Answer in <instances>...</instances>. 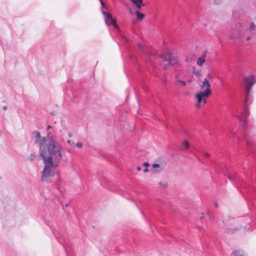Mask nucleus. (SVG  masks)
Returning <instances> with one entry per match:
<instances>
[{
	"label": "nucleus",
	"mask_w": 256,
	"mask_h": 256,
	"mask_svg": "<svg viewBox=\"0 0 256 256\" xmlns=\"http://www.w3.org/2000/svg\"><path fill=\"white\" fill-rule=\"evenodd\" d=\"M54 147L39 148L38 157L42 159L44 164L42 172V181L47 184H50L54 182V184L50 188V192L52 194L57 198L62 208L65 210L64 207L69 206L68 202L64 204L61 200V198H64V194L66 191L64 185L60 174L53 170L58 166V163L55 160Z\"/></svg>",
	"instance_id": "1"
},
{
	"label": "nucleus",
	"mask_w": 256,
	"mask_h": 256,
	"mask_svg": "<svg viewBox=\"0 0 256 256\" xmlns=\"http://www.w3.org/2000/svg\"><path fill=\"white\" fill-rule=\"evenodd\" d=\"M250 115L249 108L248 106H244L241 116H238V118L240 122L242 132L240 136H238L234 132H231V136L236 140L240 144L242 147L248 149L250 152L254 153L256 150V142L254 138L250 135L249 128L247 122V118Z\"/></svg>",
	"instance_id": "2"
},
{
	"label": "nucleus",
	"mask_w": 256,
	"mask_h": 256,
	"mask_svg": "<svg viewBox=\"0 0 256 256\" xmlns=\"http://www.w3.org/2000/svg\"><path fill=\"white\" fill-rule=\"evenodd\" d=\"M36 142L38 144L39 148L54 147L56 141L54 136L50 131L47 132L46 136H43L41 139L36 140Z\"/></svg>",
	"instance_id": "3"
},
{
	"label": "nucleus",
	"mask_w": 256,
	"mask_h": 256,
	"mask_svg": "<svg viewBox=\"0 0 256 256\" xmlns=\"http://www.w3.org/2000/svg\"><path fill=\"white\" fill-rule=\"evenodd\" d=\"M210 94H207L206 92H203L200 91L196 93L195 98L198 100V103H202V104H205L206 102V100L204 99V98H208Z\"/></svg>",
	"instance_id": "4"
},
{
	"label": "nucleus",
	"mask_w": 256,
	"mask_h": 256,
	"mask_svg": "<svg viewBox=\"0 0 256 256\" xmlns=\"http://www.w3.org/2000/svg\"><path fill=\"white\" fill-rule=\"evenodd\" d=\"M54 152L55 160H62L66 161L65 158H63L62 148L61 146H56V144L54 146V149L53 150Z\"/></svg>",
	"instance_id": "5"
},
{
	"label": "nucleus",
	"mask_w": 256,
	"mask_h": 256,
	"mask_svg": "<svg viewBox=\"0 0 256 256\" xmlns=\"http://www.w3.org/2000/svg\"><path fill=\"white\" fill-rule=\"evenodd\" d=\"M54 152L55 160H62L66 161L65 158H63L62 148L61 146H56V144L54 146V149L53 150Z\"/></svg>",
	"instance_id": "6"
},
{
	"label": "nucleus",
	"mask_w": 256,
	"mask_h": 256,
	"mask_svg": "<svg viewBox=\"0 0 256 256\" xmlns=\"http://www.w3.org/2000/svg\"><path fill=\"white\" fill-rule=\"evenodd\" d=\"M160 58H162L164 60V61L168 62L170 66H173L177 62L176 60H175L174 58H172L170 54H162L160 56Z\"/></svg>",
	"instance_id": "7"
},
{
	"label": "nucleus",
	"mask_w": 256,
	"mask_h": 256,
	"mask_svg": "<svg viewBox=\"0 0 256 256\" xmlns=\"http://www.w3.org/2000/svg\"><path fill=\"white\" fill-rule=\"evenodd\" d=\"M245 82L248 84V86H252L256 82V76L254 74L244 78Z\"/></svg>",
	"instance_id": "8"
},
{
	"label": "nucleus",
	"mask_w": 256,
	"mask_h": 256,
	"mask_svg": "<svg viewBox=\"0 0 256 256\" xmlns=\"http://www.w3.org/2000/svg\"><path fill=\"white\" fill-rule=\"evenodd\" d=\"M206 86V88L204 90L203 92H206L207 94H211V90H210V82L208 80L207 78H205L202 82V88H204V86Z\"/></svg>",
	"instance_id": "9"
},
{
	"label": "nucleus",
	"mask_w": 256,
	"mask_h": 256,
	"mask_svg": "<svg viewBox=\"0 0 256 256\" xmlns=\"http://www.w3.org/2000/svg\"><path fill=\"white\" fill-rule=\"evenodd\" d=\"M132 4L134 5L136 8L140 10L142 6H145V4L143 2V0H130Z\"/></svg>",
	"instance_id": "10"
},
{
	"label": "nucleus",
	"mask_w": 256,
	"mask_h": 256,
	"mask_svg": "<svg viewBox=\"0 0 256 256\" xmlns=\"http://www.w3.org/2000/svg\"><path fill=\"white\" fill-rule=\"evenodd\" d=\"M58 240L60 244H61L62 245L67 256H75L74 252L72 250H67L66 248V246L64 244V243L66 242V241L65 242L60 241L59 238H58Z\"/></svg>",
	"instance_id": "11"
},
{
	"label": "nucleus",
	"mask_w": 256,
	"mask_h": 256,
	"mask_svg": "<svg viewBox=\"0 0 256 256\" xmlns=\"http://www.w3.org/2000/svg\"><path fill=\"white\" fill-rule=\"evenodd\" d=\"M112 20H114V22H112L111 21V20L110 18H108V24H106L107 26H112L114 28L116 29V30H117L118 32L120 33V28L117 24V22L115 19H114L112 17Z\"/></svg>",
	"instance_id": "12"
},
{
	"label": "nucleus",
	"mask_w": 256,
	"mask_h": 256,
	"mask_svg": "<svg viewBox=\"0 0 256 256\" xmlns=\"http://www.w3.org/2000/svg\"><path fill=\"white\" fill-rule=\"evenodd\" d=\"M102 12L104 16V21L106 24H108V18L111 20L112 22H114V20H112V16L110 14L108 13L106 11L104 10H102Z\"/></svg>",
	"instance_id": "13"
},
{
	"label": "nucleus",
	"mask_w": 256,
	"mask_h": 256,
	"mask_svg": "<svg viewBox=\"0 0 256 256\" xmlns=\"http://www.w3.org/2000/svg\"><path fill=\"white\" fill-rule=\"evenodd\" d=\"M190 146V144L188 140H184L180 146V149L182 150H188Z\"/></svg>",
	"instance_id": "14"
},
{
	"label": "nucleus",
	"mask_w": 256,
	"mask_h": 256,
	"mask_svg": "<svg viewBox=\"0 0 256 256\" xmlns=\"http://www.w3.org/2000/svg\"><path fill=\"white\" fill-rule=\"evenodd\" d=\"M241 228V226H236L234 228H226L224 230V232L234 234L236 231L240 230Z\"/></svg>",
	"instance_id": "15"
},
{
	"label": "nucleus",
	"mask_w": 256,
	"mask_h": 256,
	"mask_svg": "<svg viewBox=\"0 0 256 256\" xmlns=\"http://www.w3.org/2000/svg\"><path fill=\"white\" fill-rule=\"evenodd\" d=\"M244 106H248L249 104H252V97L250 96V95H248V96H246V95H244Z\"/></svg>",
	"instance_id": "16"
},
{
	"label": "nucleus",
	"mask_w": 256,
	"mask_h": 256,
	"mask_svg": "<svg viewBox=\"0 0 256 256\" xmlns=\"http://www.w3.org/2000/svg\"><path fill=\"white\" fill-rule=\"evenodd\" d=\"M52 231L53 232V233L57 240H58V238H59L60 241H62V242L66 241V236H64L58 234V233H57L55 232H54L53 230H52Z\"/></svg>",
	"instance_id": "17"
},
{
	"label": "nucleus",
	"mask_w": 256,
	"mask_h": 256,
	"mask_svg": "<svg viewBox=\"0 0 256 256\" xmlns=\"http://www.w3.org/2000/svg\"><path fill=\"white\" fill-rule=\"evenodd\" d=\"M135 14L136 16V20H142L144 17V14L138 10H136L135 12Z\"/></svg>",
	"instance_id": "18"
},
{
	"label": "nucleus",
	"mask_w": 256,
	"mask_h": 256,
	"mask_svg": "<svg viewBox=\"0 0 256 256\" xmlns=\"http://www.w3.org/2000/svg\"><path fill=\"white\" fill-rule=\"evenodd\" d=\"M128 56L130 60H131L132 62H137L136 58L133 54H132L129 52Z\"/></svg>",
	"instance_id": "19"
},
{
	"label": "nucleus",
	"mask_w": 256,
	"mask_h": 256,
	"mask_svg": "<svg viewBox=\"0 0 256 256\" xmlns=\"http://www.w3.org/2000/svg\"><path fill=\"white\" fill-rule=\"evenodd\" d=\"M204 62L205 60L200 57L197 59L196 64L198 66H202L204 64Z\"/></svg>",
	"instance_id": "20"
},
{
	"label": "nucleus",
	"mask_w": 256,
	"mask_h": 256,
	"mask_svg": "<svg viewBox=\"0 0 256 256\" xmlns=\"http://www.w3.org/2000/svg\"><path fill=\"white\" fill-rule=\"evenodd\" d=\"M32 135L36 138V140H40L42 138V137H41L40 132L36 130L32 132Z\"/></svg>",
	"instance_id": "21"
},
{
	"label": "nucleus",
	"mask_w": 256,
	"mask_h": 256,
	"mask_svg": "<svg viewBox=\"0 0 256 256\" xmlns=\"http://www.w3.org/2000/svg\"><path fill=\"white\" fill-rule=\"evenodd\" d=\"M252 86H248L245 89L244 95L248 96V95H250L251 90Z\"/></svg>",
	"instance_id": "22"
},
{
	"label": "nucleus",
	"mask_w": 256,
	"mask_h": 256,
	"mask_svg": "<svg viewBox=\"0 0 256 256\" xmlns=\"http://www.w3.org/2000/svg\"><path fill=\"white\" fill-rule=\"evenodd\" d=\"M158 184L160 186L164 188H166L168 187V184L166 182H158Z\"/></svg>",
	"instance_id": "23"
},
{
	"label": "nucleus",
	"mask_w": 256,
	"mask_h": 256,
	"mask_svg": "<svg viewBox=\"0 0 256 256\" xmlns=\"http://www.w3.org/2000/svg\"><path fill=\"white\" fill-rule=\"evenodd\" d=\"M36 158V156L35 154H32L30 155L29 156V158H28V159L30 160V161H34L35 160Z\"/></svg>",
	"instance_id": "24"
},
{
	"label": "nucleus",
	"mask_w": 256,
	"mask_h": 256,
	"mask_svg": "<svg viewBox=\"0 0 256 256\" xmlns=\"http://www.w3.org/2000/svg\"><path fill=\"white\" fill-rule=\"evenodd\" d=\"M192 72L197 76H200V72L199 71H196L194 68L192 70Z\"/></svg>",
	"instance_id": "25"
},
{
	"label": "nucleus",
	"mask_w": 256,
	"mask_h": 256,
	"mask_svg": "<svg viewBox=\"0 0 256 256\" xmlns=\"http://www.w3.org/2000/svg\"><path fill=\"white\" fill-rule=\"evenodd\" d=\"M121 37H122V38L123 42H126V44H128V40L127 38L125 36H124L122 34H121Z\"/></svg>",
	"instance_id": "26"
},
{
	"label": "nucleus",
	"mask_w": 256,
	"mask_h": 256,
	"mask_svg": "<svg viewBox=\"0 0 256 256\" xmlns=\"http://www.w3.org/2000/svg\"><path fill=\"white\" fill-rule=\"evenodd\" d=\"M202 154L203 155V156L206 158H210V154L209 153L206 152H204V151H202Z\"/></svg>",
	"instance_id": "27"
},
{
	"label": "nucleus",
	"mask_w": 256,
	"mask_h": 256,
	"mask_svg": "<svg viewBox=\"0 0 256 256\" xmlns=\"http://www.w3.org/2000/svg\"><path fill=\"white\" fill-rule=\"evenodd\" d=\"M255 28H256V25L254 22L250 23V30H254Z\"/></svg>",
	"instance_id": "28"
},
{
	"label": "nucleus",
	"mask_w": 256,
	"mask_h": 256,
	"mask_svg": "<svg viewBox=\"0 0 256 256\" xmlns=\"http://www.w3.org/2000/svg\"><path fill=\"white\" fill-rule=\"evenodd\" d=\"M138 49L143 53L144 52V46H143L142 45V44H139L138 45Z\"/></svg>",
	"instance_id": "29"
},
{
	"label": "nucleus",
	"mask_w": 256,
	"mask_h": 256,
	"mask_svg": "<svg viewBox=\"0 0 256 256\" xmlns=\"http://www.w3.org/2000/svg\"><path fill=\"white\" fill-rule=\"evenodd\" d=\"M152 167L154 168H160V164L158 163H154L152 164Z\"/></svg>",
	"instance_id": "30"
},
{
	"label": "nucleus",
	"mask_w": 256,
	"mask_h": 256,
	"mask_svg": "<svg viewBox=\"0 0 256 256\" xmlns=\"http://www.w3.org/2000/svg\"><path fill=\"white\" fill-rule=\"evenodd\" d=\"M207 53H208V52H207V51H206H206H204V52H202V56H201V57H200V58H203L204 59V60H205V58H206V56Z\"/></svg>",
	"instance_id": "31"
},
{
	"label": "nucleus",
	"mask_w": 256,
	"mask_h": 256,
	"mask_svg": "<svg viewBox=\"0 0 256 256\" xmlns=\"http://www.w3.org/2000/svg\"><path fill=\"white\" fill-rule=\"evenodd\" d=\"M222 1V0H214V4L216 5H218L220 4Z\"/></svg>",
	"instance_id": "32"
},
{
	"label": "nucleus",
	"mask_w": 256,
	"mask_h": 256,
	"mask_svg": "<svg viewBox=\"0 0 256 256\" xmlns=\"http://www.w3.org/2000/svg\"><path fill=\"white\" fill-rule=\"evenodd\" d=\"M150 164L148 162H144L142 164V166L148 168L150 166Z\"/></svg>",
	"instance_id": "33"
},
{
	"label": "nucleus",
	"mask_w": 256,
	"mask_h": 256,
	"mask_svg": "<svg viewBox=\"0 0 256 256\" xmlns=\"http://www.w3.org/2000/svg\"><path fill=\"white\" fill-rule=\"evenodd\" d=\"M76 146L79 148H81L82 146V144L80 142H78L76 144Z\"/></svg>",
	"instance_id": "34"
},
{
	"label": "nucleus",
	"mask_w": 256,
	"mask_h": 256,
	"mask_svg": "<svg viewBox=\"0 0 256 256\" xmlns=\"http://www.w3.org/2000/svg\"><path fill=\"white\" fill-rule=\"evenodd\" d=\"M73 97L75 98H78V94L76 92H72Z\"/></svg>",
	"instance_id": "35"
},
{
	"label": "nucleus",
	"mask_w": 256,
	"mask_h": 256,
	"mask_svg": "<svg viewBox=\"0 0 256 256\" xmlns=\"http://www.w3.org/2000/svg\"><path fill=\"white\" fill-rule=\"evenodd\" d=\"M179 82L184 86H185L186 84V82L185 81L180 80H179Z\"/></svg>",
	"instance_id": "36"
},
{
	"label": "nucleus",
	"mask_w": 256,
	"mask_h": 256,
	"mask_svg": "<svg viewBox=\"0 0 256 256\" xmlns=\"http://www.w3.org/2000/svg\"><path fill=\"white\" fill-rule=\"evenodd\" d=\"M100 2L101 4V8L102 9L104 7V4L102 0H100Z\"/></svg>",
	"instance_id": "37"
},
{
	"label": "nucleus",
	"mask_w": 256,
	"mask_h": 256,
	"mask_svg": "<svg viewBox=\"0 0 256 256\" xmlns=\"http://www.w3.org/2000/svg\"><path fill=\"white\" fill-rule=\"evenodd\" d=\"M100 2L101 4V8L102 9L104 7V4L102 0H100Z\"/></svg>",
	"instance_id": "38"
},
{
	"label": "nucleus",
	"mask_w": 256,
	"mask_h": 256,
	"mask_svg": "<svg viewBox=\"0 0 256 256\" xmlns=\"http://www.w3.org/2000/svg\"><path fill=\"white\" fill-rule=\"evenodd\" d=\"M52 127L50 125H48L46 127V130L48 132L50 129H52Z\"/></svg>",
	"instance_id": "39"
},
{
	"label": "nucleus",
	"mask_w": 256,
	"mask_h": 256,
	"mask_svg": "<svg viewBox=\"0 0 256 256\" xmlns=\"http://www.w3.org/2000/svg\"><path fill=\"white\" fill-rule=\"evenodd\" d=\"M67 143L69 144H70L71 146L74 144V142H72V141L70 140H68Z\"/></svg>",
	"instance_id": "40"
},
{
	"label": "nucleus",
	"mask_w": 256,
	"mask_h": 256,
	"mask_svg": "<svg viewBox=\"0 0 256 256\" xmlns=\"http://www.w3.org/2000/svg\"><path fill=\"white\" fill-rule=\"evenodd\" d=\"M201 105H202V104L197 102V104H196V106L197 108H200L201 106Z\"/></svg>",
	"instance_id": "41"
},
{
	"label": "nucleus",
	"mask_w": 256,
	"mask_h": 256,
	"mask_svg": "<svg viewBox=\"0 0 256 256\" xmlns=\"http://www.w3.org/2000/svg\"><path fill=\"white\" fill-rule=\"evenodd\" d=\"M136 170H138V171H140L142 170V167L140 166H138L136 167Z\"/></svg>",
	"instance_id": "42"
},
{
	"label": "nucleus",
	"mask_w": 256,
	"mask_h": 256,
	"mask_svg": "<svg viewBox=\"0 0 256 256\" xmlns=\"http://www.w3.org/2000/svg\"><path fill=\"white\" fill-rule=\"evenodd\" d=\"M148 168H145L144 169V170H143V172H148Z\"/></svg>",
	"instance_id": "43"
},
{
	"label": "nucleus",
	"mask_w": 256,
	"mask_h": 256,
	"mask_svg": "<svg viewBox=\"0 0 256 256\" xmlns=\"http://www.w3.org/2000/svg\"><path fill=\"white\" fill-rule=\"evenodd\" d=\"M202 214V216H201L200 217V220H202V219H203V218H204V212H202V214Z\"/></svg>",
	"instance_id": "44"
},
{
	"label": "nucleus",
	"mask_w": 256,
	"mask_h": 256,
	"mask_svg": "<svg viewBox=\"0 0 256 256\" xmlns=\"http://www.w3.org/2000/svg\"><path fill=\"white\" fill-rule=\"evenodd\" d=\"M250 38H250V36H248L246 38V41H248V40H250Z\"/></svg>",
	"instance_id": "45"
},
{
	"label": "nucleus",
	"mask_w": 256,
	"mask_h": 256,
	"mask_svg": "<svg viewBox=\"0 0 256 256\" xmlns=\"http://www.w3.org/2000/svg\"><path fill=\"white\" fill-rule=\"evenodd\" d=\"M228 220H230L234 219V218L232 217L231 216L228 215Z\"/></svg>",
	"instance_id": "46"
},
{
	"label": "nucleus",
	"mask_w": 256,
	"mask_h": 256,
	"mask_svg": "<svg viewBox=\"0 0 256 256\" xmlns=\"http://www.w3.org/2000/svg\"><path fill=\"white\" fill-rule=\"evenodd\" d=\"M7 108H8V106H3V110H6Z\"/></svg>",
	"instance_id": "47"
},
{
	"label": "nucleus",
	"mask_w": 256,
	"mask_h": 256,
	"mask_svg": "<svg viewBox=\"0 0 256 256\" xmlns=\"http://www.w3.org/2000/svg\"><path fill=\"white\" fill-rule=\"evenodd\" d=\"M62 156H63V158H65L66 160V158L64 156V152H62Z\"/></svg>",
	"instance_id": "48"
},
{
	"label": "nucleus",
	"mask_w": 256,
	"mask_h": 256,
	"mask_svg": "<svg viewBox=\"0 0 256 256\" xmlns=\"http://www.w3.org/2000/svg\"><path fill=\"white\" fill-rule=\"evenodd\" d=\"M214 206L216 208H218V204L217 202H215L214 204Z\"/></svg>",
	"instance_id": "49"
},
{
	"label": "nucleus",
	"mask_w": 256,
	"mask_h": 256,
	"mask_svg": "<svg viewBox=\"0 0 256 256\" xmlns=\"http://www.w3.org/2000/svg\"><path fill=\"white\" fill-rule=\"evenodd\" d=\"M68 137L71 138L72 136V134H70V133H68Z\"/></svg>",
	"instance_id": "50"
},
{
	"label": "nucleus",
	"mask_w": 256,
	"mask_h": 256,
	"mask_svg": "<svg viewBox=\"0 0 256 256\" xmlns=\"http://www.w3.org/2000/svg\"><path fill=\"white\" fill-rule=\"evenodd\" d=\"M228 179H229L230 180H231V178H230V176H228Z\"/></svg>",
	"instance_id": "51"
}]
</instances>
